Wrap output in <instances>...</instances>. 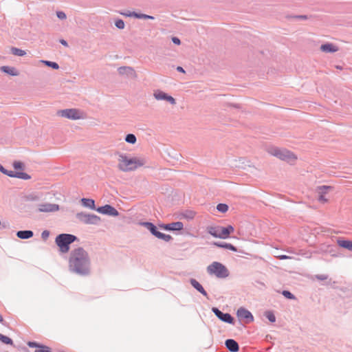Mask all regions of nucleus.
<instances>
[{"instance_id": "f257e3e1", "label": "nucleus", "mask_w": 352, "mask_h": 352, "mask_svg": "<svg viewBox=\"0 0 352 352\" xmlns=\"http://www.w3.org/2000/svg\"><path fill=\"white\" fill-rule=\"evenodd\" d=\"M91 260L88 252L78 247L71 251L69 258V270L71 272L80 276L90 274Z\"/></svg>"}, {"instance_id": "f03ea898", "label": "nucleus", "mask_w": 352, "mask_h": 352, "mask_svg": "<svg viewBox=\"0 0 352 352\" xmlns=\"http://www.w3.org/2000/svg\"><path fill=\"white\" fill-rule=\"evenodd\" d=\"M118 168L123 172L133 171L144 166L146 161L140 157H129L126 154L118 153Z\"/></svg>"}, {"instance_id": "7ed1b4c3", "label": "nucleus", "mask_w": 352, "mask_h": 352, "mask_svg": "<svg viewBox=\"0 0 352 352\" xmlns=\"http://www.w3.org/2000/svg\"><path fill=\"white\" fill-rule=\"evenodd\" d=\"M78 238L71 234H60L55 239L56 244L58 246L60 252L67 253L69 250V245Z\"/></svg>"}, {"instance_id": "20e7f679", "label": "nucleus", "mask_w": 352, "mask_h": 352, "mask_svg": "<svg viewBox=\"0 0 352 352\" xmlns=\"http://www.w3.org/2000/svg\"><path fill=\"white\" fill-rule=\"evenodd\" d=\"M268 153L290 164H293L297 160V157L294 153L285 148L271 147L268 149Z\"/></svg>"}, {"instance_id": "39448f33", "label": "nucleus", "mask_w": 352, "mask_h": 352, "mask_svg": "<svg viewBox=\"0 0 352 352\" xmlns=\"http://www.w3.org/2000/svg\"><path fill=\"white\" fill-rule=\"evenodd\" d=\"M207 272L209 274L215 275L219 278H224L229 276V272L226 267L217 261L207 267Z\"/></svg>"}, {"instance_id": "423d86ee", "label": "nucleus", "mask_w": 352, "mask_h": 352, "mask_svg": "<svg viewBox=\"0 0 352 352\" xmlns=\"http://www.w3.org/2000/svg\"><path fill=\"white\" fill-rule=\"evenodd\" d=\"M140 224L146 228L155 237L164 240V241H170L173 238L169 234H164L157 230V228L151 222L144 221L140 222Z\"/></svg>"}, {"instance_id": "0eeeda50", "label": "nucleus", "mask_w": 352, "mask_h": 352, "mask_svg": "<svg viewBox=\"0 0 352 352\" xmlns=\"http://www.w3.org/2000/svg\"><path fill=\"white\" fill-rule=\"evenodd\" d=\"M82 114V112L77 109H66L57 111L58 116L74 120L83 118Z\"/></svg>"}, {"instance_id": "6e6552de", "label": "nucleus", "mask_w": 352, "mask_h": 352, "mask_svg": "<svg viewBox=\"0 0 352 352\" xmlns=\"http://www.w3.org/2000/svg\"><path fill=\"white\" fill-rule=\"evenodd\" d=\"M76 217L80 222L85 224L98 225L100 222V217L94 214L78 212Z\"/></svg>"}, {"instance_id": "1a4fd4ad", "label": "nucleus", "mask_w": 352, "mask_h": 352, "mask_svg": "<svg viewBox=\"0 0 352 352\" xmlns=\"http://www.w3.org/2000/svg\"><path fill=\"white\" fill-rule=\"evenodd\" d=\"M37 210L40 212H54L59 210V205L50 203H41L37 205Z\"/></svg>"}, {"instance_id": "9d476101", "label": "nucleus", "mask_w": 352, "mask_h": 352, "mask_svg": "<svg viewBox=\"0 0 352 352\" xmlns=\"http://www.w3.org/2000/svg\"><path fill=\"white\" fill-rule=\"evenodd\" d=\"M212 311L221 321L229 324H234V318L230 314L223 313L217 307H212Z\"/></svg>"}, {"instance_id": "9b49d317", "label": "nucleus", "mask_w": 352, "mask_h": 352, "mask_svg": "<svg viewBox=\"0 0 352 352\" xmlns=\"http://www.w3.org/2000/svg\"><path fill=\"white\" fill-rule=\"evenodd\" d=\"M96 210L101 214H107L112 217H117L119 214L118 211L115 208L109 204L98 207L96 209Z\"/></svg>"}, {"instance_id": "f8f14e48", "label": "nucleus", "mask_w": 352, "mask_h": 352, "mask_svg": "<svg viewBox=\"0 0 352 352\" xmlns=\"http://www.w3.org/2000/svg\"><path fill=\"white\" fill-rule=\"evenodd\" d=\"M154 98L157 100H166L171 104H175L176 100L171 96L168 95L161 90H157L153 94Z\"/></svg>"}, {"instance_id": "ddd939ff", "label": "nucleus", "mask_w": 352, "mask_h": 352, "mask_svg": "<svg viewBox=\"0 0 352 352\" xmlns=\"http://www.w3.org/2000/svg\"><path fill=\"white\" fill-rule=\"evenodd\" d=\"M159 227L165 230L180 231L184 228V224L181 221L173 222L168 224H160Z\"/></svg>"}, {"instance_id": "4468645a", "label": "nucleus", "mask_w": 352, "mask_h": 352, "mask_svg": "<svg viewBox=\"0 0 352 352\" xmlns=\"http://www.w3.org/2000/svg\"><path fill=\"white\" fill-rule=\"evenodd\" d=\"M332 187L330 186H320L317 187L316 192L318 194V201L322 203L327 202L328 199L325 198L324 195Z\"/></svg>"}, {"instance_id": "2eb2a0df", "label": "nucleus", "mask_w": 352, "mask_h": 352, "mask_svg": "<svg viewBox=\"0 0 352 352\" xmlns=\"http://www.w3.org/2000/svg\"><path fill=\"white\" fill-rule=\"evenodd\" d=\"M238 318L240 319H245L246 322H250L254 320L252 314L246 309L240 307L236 312Z\"/></svg>"}, {"instance_id": "dca6fc26", "label": "nucleus", "mask_w": 352, "mask_h": 352, "mask_svg": "<svg viewBox=\"0 0 352 352\" xmlns=\"http://www.w3.org/2000/svg\"><path fill=\"white\" fill-rule=\"evenodd\" d=\"M118 72L120 75H126L131 78H135L137 76L136 72L133 68L129 66L120 67Z\"/></svg>"}, {"instance_id": "f3484780", "label": "nucleus", "mask_w": 352, "mask_h": 352, "mask_svg": "<svg viewBox=\"0 0 352 352\" xmlns=\"http://www.w3.org/2000/svg\"><path fill=\"white\" fill-rule=\"evenodd\" d=\"M232 166L236 168L245 169L247 166H250V161L243 157L236 159L232 162Z\"/></svg>"}, {"instance_id": "a211bd4d", "label": "nucleus", "mask_w": 352, "mask_h": 352, "mask_svg": "<svg viewBox=\"0 0 352 352\" xmlns=\"http://www.w3.org/2000/svg\"><path fill=\"white\" fill-rule=\"evenodd\" d=\"M28 345L31 348H37L34 352H51L52 349L45 345L40 344L36 342H28Z\"/></svg>"}, {"instance_id": "6ab92c4d", "label": "nucleus", "mask_w": 352, "mask_h": 352, "mask_svg": "<svg viewBox=\"0 0 352 352\" xmlns=\"http://www.w3.org/2000/svg\"><path fill=\"white\" fill-rule=\"evenodd\" d=\"M7 173H5L4 175H6L10 177H16V178L22 179L24 180H28L31 178L30 175H28L26 173H23V172H14L12 170H7Z\"/></svg>"}, {"instance_id": "aec40b11", "label": "nucleus", "mask_w": 352, "mask_h": 352, "mask_svg": "<svg viewBox=\"0 0 352 352\" xmlns=\"http://www.w3.org/2000/svg\"><path fill=\"white\" fill-rule=\"evenodd\" d=\"M225 345L230 352H238L239 349V344L233 339L226 340Z\"/></svg>"}, {"instance_id": "412c9836", "label": "nucleus", "mask_w": 352, "mask_h": 352, "mask_svg": "<svg viewBox=\"0 0 352 352\" xmlns=\"http://www.w3.org/2000/svg\"><path fill=\"white\" fill-rule=\"evenodd\" d=\"M320 50L326 53H333L338 51V47L332 43H325L320 46Z\"/></svg>"}, {"instance_id": "4be33fe9", "label": "nucleus", "mask_w": 352, "mask_h": 352, "mask_svg": "<svg viewBox=\"0 0 352 352\" xmlns=\"http://www.w3.org/2000/svg\"><path fill=\"white\" fill-rule=\"evenodd\" d=\"M190 283L191 284V285L195 289H197L199 292H200L201 294H202L204 296H206L208 298V294L207 292H206V290L204 289V287H202V285L195 279L194 278H191L190 280Z\"/></svg>"}, {"instance_id": "5701e85b", "label": "nucleus", "mask_w": 352, "mask_h": 352, "mask_svg": "<svg viewBox=\"0 0 352 352\" xmlns=\"http://www.w3.org/2000/svg\"><path fill=\"white\" fill-rule=\"evenodd\" d=\"M80 201L84 207L95 210L97 208H96L95 201L92 199L82 198Z\"/></svg>"}, {"instance_id": "b1692460", "label": "nucleus", "mask_w": 352, "mask_h": 352, "mask_svg": "<svg viewBox=\"0 0 352 352\" xmlns=\"http://www.w3.org/2000/svg\"><path fill=\"white\" fill-rule=\"evenodd\" d=\"M221 226L217 227H213L210 226L207 228V232L212 236H213L215 238H220L221 239Z\"/></svg>"}, {"instance_id": "393cba45", "label": "nucleus", "mask_w": 352, "mask_h": 352, "mask_svg": "<svg viewBox=\"0 0 352 352\" xmlns=\"http://www.w3.org/2000/svg\"><path fill=\"white\" fill-rule=\"evenodd\" d=\"M34 233L32 230H19L16 232V236L21 239H28L32 237Z\"/></svg>"}, {"instance_id": "a878e982", "label": "nucleus", "mask_w": 352, "mask_h": 352, "mask_svg": "<svg viewBox=\"0 0 352 352\" xmlns=\"http://www.w3.org/2000/svg\"><path fill=\"white\" fill-rule=\"evenodd\" d=\"M221 239H227L230 234L234 231V228L232 226L227 227H221Z\"/></svg>"}, {"instance_id": "bb28decb", "label": "nucleus", "mask_w": 352, "mask_h": 352, "mask_svg": "<svg viewBox=\"0 0 352 352\" xmlns=\"http://www.w3.org/2000/svg\"><path fill=\"white\" fill-rule=\"evenodd\" d=\"M0 69L1 72L6 73L12 76H16L19 75L18 72L13 67L2 66V67H1Z\"/></svg>"}, {"instance_id": "cd10ccee", "label": "nucleus", "mask_w": 352, "mask_h": 352, "mask_svg": "<svg viewBox=\"0 0 352 352\" xmlns=\"http://www.w3.org/2000/svg\"><path fill=\"white\" fill-rule=\"evenodd\" d=\"M214 245L217 247H219V248L232 250L233 252L237 251L236 248L230 243H223V242H214Z\"/></svg>"}, {"instance_id": "c85d7f7f", "label": "nucleus", "mask_w": 352, "mask_h": 352, "mask_svg": "<svg viewBox=\"0 0 352 352\" xmlns=\"http://www.w3.org/2000/svg\"><path fill=\"white\" fill-rule=\"evenodd\" d=\"M338 244L339 246L352 251V241L349 240L338 239Z\"/></svg>"}, {"instance_id": "c756f323", "label": "nucleus", "mask_w": 352, "mask_h": 352, "mask_svg": "<svg viewBox=\"0 0 352 352\" xmlns=\"http://www.w3.org/2000/svg\"><path fill=\"white\" fill-rule=\"evenodd\" d=\"M182 216L183 218H185L188 220L192 219L195 216V212L192 210H186L183 213H182Z\"/></svg>"}, {"instance_id": "7c9ffc66", "label": "nucleus", "mask_w": 352, "mask_h": 352, "mask_svg": "<svg viewBox=\"0 0 352 352\" xmlns=\"http://www.w3.org/2000/svg\"><path fill=\"white\" fill-rule=\"evenodd\" d=\"M11 52L12 54L18 56H23L26 54V52L24 50L14 47L11 48Z\"/></svg>"}, {"instance_id": "2f4dec72", "label": "nucleus", "mask_w": 352, "mask_h": 352, "mask_svg": "<svg viewBox=\"0 0 352 352\" xmlns=\"http://www.w3.org/2000/svg\"><path fill=\"white\" fill-rule=\"evenodd\" d=\"M133 15H134V18L140 19H151V20H153L155 19L154 16H153L148 15V14H142V13H138V12H136V14H134Z\"/></svg>"}, {"instance_id": "473e14b6", "label": "nucleus", "mask_w": 352, "mask_h": 352, "mask_svg": "<svg viewBox=\"0 0 352 352\" xmlns=\"http://www.w3.org/2000/svg\"><path fill=\"white\" fill-rule=\"evenodd\" d=\"M125 141L129 144H134L137 141V138L134 134L129 133L125 137Z\"/></svg>"}, {"instance_id": "72a5a7b5", "label": "nucleus", "mask_w": 352, "mask_h": 352, "mask_svg": "<svg viewBox=\"0 0 352 352\" xmlns=\"http://www.w3.org/2000/svg\"><path fill=\"white\" fill-rule=\"evenodd\" d=\"M41 63H43L45 65L52 67L54 69H58L59 68V65L55 62H52L50 60H41Z\"/></svg>"}, {"instance_id": "f704fd0d", "label": "nucleus", "mask_w": 352, "mask_h": 352, "mask_svg": "<svg viewBox=\"0 0 352 352\" xmlns=\"http://www.w3.org/2000/svg\"><path fill=\"white\" fill-rule=\"evenodd\" d=\"M217 209L218 211L225 213L228 210V206L226 204H219L217 206Z\"/></svg>"}, {"instance_id": "c9c22d12", "label": "nucleus", "mask_w": 352, "mask_h": 352, "mask_svg": "<svg viewBox=\"0 0 352 352\" xmlns=\"http://www.w3.org/2000/svg\"><path fill=\"white\" fill-rule=\"evenodd\" d=\"M0 340L6 344H12V340L9 337L0 333Z\"/></svg>"}, {"instance_id": "e433bc0d", "label": "nucleus", "mask_w": 352, "mask_h": 352, "mask_svg": "<svg viewBox=\"0 0 352 352\" xmlns=\"http://www.w3.org/2000/svg\"><path fill=\"white\" fill-rule=\"evenodd\" d=\"M13 167L14 169L16 170H24L25 168V165L23 162H19V161H14L13 162Z\"/></svg>"}, {"instance_id": "4c0bfd02", "label": "nucleus", "mask_w": 352, "mask_h": 352, "mask_svg": "<svg viewBox=\"0 0 352 352\" xmlns=\"http://www.w3.org/2000/svg\"><path fill=\"white\" fill-rule=\"evenodd\" d=\"M265 316L270 322H274L276 321V317L272 311H266Z\"/></svg>"}, {"instance_id": "58836bf2", "label": "nucleus", "mask_w": 352, "mask_h": 352, "mask_svg": "<svg viewBox=\"0 0 352 352\" xmlns=\"http://www.w3.org/2000/svg\"><path fill=\"white\" fill-rule=\"evenodd\" d=\"M282 294L287 299L294 300L296 298L294 295L287 290H283Z\"/></svg>"}, {"instance_id": "ea45409f", "label": "nucleus", "mask_w": 352, "mask_h": 352, "mask_svg": "<svg viewBox=\"0 0 352 352\" xmlns=\"http://www.w3.org/2000/svg\"><path fill=\"white\" fill-rule=\"evenodd\" d=\"M115 25L120 30H122L124 28L125 24L123 20L118 19L115 22Z\"/></svg>"}, {"instance_id": "a19ab883", "label": "nucleus", "mask_w": 352, "mask_h": 352, "mask_svg": "<svg viewBox=\"0 0 352 352\" xmlns=\"http://www.w3.org/2000/svg\"><path fill=\"white\" fill-rule=\"evenodd\" d=\"M27 199L29 200V201H38L39 200V197L36 195H30L27 197Z\"/></svg>"}, {"instance_id": "79ce46f5", "label": "nucleus", "mask_w": 352, "mask_h": 352, "mask_svg": "<svg viewBox=\"0 0 352 352\" xmlns=\"http://www.w3.org/2000/svg\"><path fill=\"white\" fill-rule=\"evenodd\" d=\"M56 16L58 19L63 20L65 19L67 16L64 12L58 11L56 12Z\"/></svg>"}, {"instance_id": "37998d69", "label": "nucleus", "mask_w": 352, "mask_h": 352, "mask_svg": "<svg viewBox=\"0 0 352 352\" xmlns=\"http://www.w3.org/2000/svg\"><path fill=\"white\" fill-rule=\"evenodd\" d=\"M287 18H294V19H307L308 16L307 15H294L291 16H287Z\"/></svg>"}, {"instance_id": "c03bdc74", "label": "nucleus", "mask_w": 352, "mask_h": 352, "mask_svg": "<svg viewBox=\"0 0 352 352\" xmlns=\"http://www.w3.org/2000/svg\"><path fill=\"white\" fill-rule=\"evenodd\" d=\"M122 15H124L125 16H129V17H134V14H136L135 12H130V11H128V12H121L120 13Z\"/></svg>"}, {"instance_id": "a18cd8bd", "label": "nucleus", "mask_w": 352, "mask_h": 352, "mask_svg": "<svg viewBox=\"0 0 352 352\" xmlns=\"http://www.w3.org/2000/svg\"><path fill=\"white\" fill-rule=\"evenodd\" d=\"M50 236V232L48 230H44L41 233V237L43 240H46Z\"/></svg>"}, {"instance_id": "49530a36", "label": "nucleus", "mask_w": 352, "mask_h": 352, "mask_svg": "<svg viewBox=\"0 0 352 352\" xmlns=\"http://www.w3.org/2000/svg\"><path fill=\"white\" fill-rule=\"evenodd\" d=\"M316 278L320 280H324L327 279L328 276L324 274H318L316 276Z\"/></svg>"}, {"instance_id": "de8ad7c7", "label": "nucleus", "mask_w": 352, "mask_h": 352, "mask_svg": "<svg viewBox=\"0 0 352 352\" xmlns=\"http://www.w3.org/2000/svg\"><path fill=\"white\" fill-rule=\"evenodd\" d=\"M172 41L173 43H175V45H180L181 44V41H180V39L177 37H172Z\"/></svg>"}, {"instance_id": "09e8293b", "label": "nucleus", "mask_w": 352, "mask_h": 352, "mask_svg": "<svg viewBox=\"0 0 352 352\" xmlns=\"http://www.w3.org/2000/svg\"><path fill=\"white\" fill-rule=\"evenodd\" d=\"M278 257L280 260H285V259H289V258H292V257H290L289 256H287V255H280V256H278Z\"/></svg>"}, {"instance_id": "8fccbe9b", "label": "nucleus", "mask_w": 352, "mask_h": 352, "mask_svg": "<svg viewBox=\"0 0 352 352\" xmlns=\"http://www.w3.org/2000/svg\"><path fill=\"white\" fill-rule=\"evenodd\" d=\"M0 172L3 174L8 173L7 169H6L1 164H0Z\"/></svg>"}, {"instance_id": "3c124183", "label": "nucleus", "mask_w": 352, "mask_h": 352, "mask_svg": "<svg viewBox=\"0 0 352 352\" xmlns=\"http://www.w3.org/2000/svg\"><path fill=\"white\" fill-rule=\"evenodd\" d=\"M60 43L63 45H64V46H65V47H67V46H68V43H67V42L65 40H64V39H60Z\"/></svg>"}, {"instance_id": "603ef678", "label": "nucleus", "mask_w": 352, "mask_h": 352, "mask_svg": "<svg viewBox=\"0 0 352 352\" xmlns=\"http://www.w3.org/2000/svg\"><path fill=\"white\" fill-rule=\"evenodd\" d=\"M177 71H178L179 72H182V73H185V70L184 69V68L181 66H178L177 68H176Z\"/></svg>"}, {"instance_id": "864d4df0", "label": "nucleus", "mask_w": 352, "mask_h": 352, "mask_svg": "<svg viewBox=\"0 0 352 352\" xmlns=\"http://www.w3.org/2000/svg\"><path fill=\"white\" fill-rule=\"evenodd\" d=\"M336 67L338 69H342V66H340V65H336Z\"/></svg>"}, {"instance_id": "5fc2aeb1", "label": "nucleus", "mask_w": 352, "mask_h": 352, "mask_svg": "<svg viewBox=\"0 0 352 352\" xmlns=\"http://www.w3.org/2000/svg\"><path fill=\"white\" fill-rule=\"evenodd\" d=\"M3 321V318L2 316L0 314V322H2Z\"/></svg>"}]
</instances>
